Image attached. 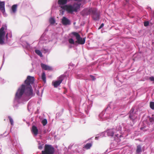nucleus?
Segmentation results:
<instances>
[{
    "label": "nucleus",
    "instance_id": "nucleus-1",
    "mask_svg": "<svg viewBox=\"0 0 154 154\" xmlns=\"http://www.w3.org/2000/svg\"><path fill=\"white\" fill-rule=\"evenodd\" d=\"M24 83V85H22L17 90L15 95L16 99L20 98L24 93L26 94L29 92V75L27 76Z\"/></svg>",
    "mask_w": 154,
    "mask_h": 154
},
{
    "label": "nucleus",
    "instance_id": "nucleus-2",
    "mask_svg": "<svg viewBox=\"0 0 154 154\" xmlns=\"http://www.w3.org/2000/svg\"><path fill=\"white\" fill-rule=\"evenodd\" d=\"M80 4L75 3L72 5L68 4L61 6L60 8L66 10L68 13L72 14L74 12H78L80 8Z\"/></svg>",
    "mask_w": 154,
    "mask_h": 154
},
{
    "label": "nucleus",
    "instance_id": "nucleus-3",
    "mask_svg": "<svg viewBox=\"0 0 154 154\" xmlns=\"http://www.w3.org/2000/svg\"><path fill=\"white\" fill-rule=\"evenodd\" d=\"M55 152V149L51 145L45 144L44 149L42 151L41 154H54Z\"/></svg>",
    "mask_w": 154,
    "mask_h": 154
},
{
    "label": "nucleus",
    "instance_id": "nucleus-4",
    "mask_svg": "<svg viewBox=\"0 0 154 154\" xmlns=\"http://www.w3.org/2000/svg\"><path fill=\"white\" fill-rule=\"evenodd\" d=\"M91 17L93 20L95 21H98L100 17V13L97 9L96 8H93V10L91 13Z\"/></svg>",
    "mask_w": 154,
    "mask_h": 154
},
{
    "label": "nucleus",
    "instance_id": "nucleus-5",
    "mask_svg": "<svg viewBox=\"0 0 154 154\" xmlns=\"http://www.w3.org/2000/svg\"><path fill=\"white\" fill-rule=\"evenodd\" d=\"M72 34L76 38L77 40L75 42L76 43L80 45H83L85 44V38H82L79 34L77 32H73Z\"/></svg>",
    "mask_w": 154,
    "mask_h": 154
},
{
    "label": "nucleus",
    "instance_id": "nucleus-6",
    "mask_svg": "<svg viewBox=\"0 0 154 154\" xmlns=\"http://www.w3.org/2000/svg\"><path fill=\"white\" fill-rule=\"evenodd\" d=\"M134 108L132 107L129 112V119L133 122H135L137 119V114L136 112H134Z\"/></svg>",
    "mask_w": 154,
    "mask_h": 154
},
{
    "label": "nucleus",
    "instance_id": "nucleus-7",
    "mask_svg": "<svg viewBox=\"0 0 154 154\" xmlns=\"http://www.w3.org/2000/svg\"><path fill=\"white\" fill-rule=\"evenodd\" d=\"M115 108L114 106L111 105L110 104L108 105L105 109V113L109 115V116H106L107 117H110V114L113 113V112L114 111Z\"/></svg>",
    "mask_w": 154,
    "mask_h": 154
},
{
    "label": "nucleus",
    "instance_id": "nucleus-8",
    "mask_svg": "<svg viewBox=\"0 0 154 154\" xmlns=\"http://www.w3.org/2000/svg\"><path fill=\"white\" fill-rule=\"evenodd\" d=\"M64 75H61L58 78V80L54 82H52V84L54 88H57L59 86L64 79Z\"/></svg>",
    "mask_w": 154,
    "mask_h": 154
},
{
    "label": "nucleus",
    "instance_id": "nucleus-9",
    "mask_svg": "<svg viewBox=\"0 0 154 154\" xmlns=\"http://www.w3.org/2000/svg\"><path fill=\"white\" fill-rule=\"evenodd\" d=\"M93 8H86L84 9L82 12V14L84 16H87L91 15Z\"/></svg>",
    "mask_w": 154,
    "mask_h": 154
},
{
    "label": "nucleus",
    "instance_id": "nucleus-10",
    "mask_svg": "<svg viewBox=\"0 0 154 154\" xmlns=\"http://www.w3.org/2000/svg\"><path fill=\"white\" fill-rule=\"evenodd\" d=\"M33 89L32 86H29V99L35 96L37 86H35L34 85V86H33Z\"/></svg>",
    "mask_w": 154,
    "mask_h": 154
},
{
    "label": "nucleus",
    "instance_id": "nucleus-11",
    "mask_svg": "<svg viewBox=\"0 0 154 154\" xmlns=\"http://www.w3.org/2000/svg\"><path fill=\"white\" fill-rule=\"evenodd\" d=\"M5 28L4 27H2L0 29V44H3L4 42L3 41L5 33L4 31Z\"/></svg>",
    "mask_w": 154,
    "mask_h": 154
},
{
    "label": "nucleus",
    "instance_id": "nucleus-12",
    "mask_svg": "<svg viewBox=\"0 0 154 154\" xmlns=\"http://www.w3.org/2000/svg\"><path fill=\"white\" fill-rule=\"evenodd\" d=\"M62 24L64 26L69 25L71 24L70 20L65 17H63L61 20Z\"/></svg>",
    "mask_w": 154,
    "mask_h": 154
},
{
    "label": "nucleus",
    "instance_id": "nucleus-13",
    "mask_svg": "<svg viewBox=\"0 0 154 154\" xmlns=\"http://www.w3.org/2000/svg\"><path fill=\"white\" fill-rule=\"evenodd\" d=\"M40 65L42 69L44 70L50 71L52 69V68L51 67L45 64L41 63Z\"/></svg>",
    "mask_w": 154,
    "mask_h": 154
},
{
    "label": "nucleus",
    "instance_id": "nucleus-14",
    "mask_svg": "<svg viewBox=\"0 0 154 154\" xmlns=\"http://www.w3.org/2000/svg\"><path fill=\"white\" fill-rule=\"evenodd\" d=\"M108 136L112 137L114 134V131L113 129H108L106 131Z\"/></svg>",
    "mask_w": 154,
    "mask_h": 154
},
{
    "label": "nucleus",
    "instance_id": "nucleus-15",
    "mask_svg": "<svg viewBox=\"0 0 154 154\" xmlns=\"http://www.w3.org/2000/svg\"><path fill=\"white\" fill-rule=\"evenodd\" d=\"M41 51L44 54L48 53L49 54L50 52V50L49 49L48 47L47 46H43Z\"/></svg>",
    "mask_w": 154,
    "mask_h": 154
},
{
    "label": "nucleus",
    "instance_id": "nucleus-16",
    "mask_svg": "<svg viewBox=\"0 0 154 154\" xmlns=\"http://www.w3.org/2000/svg\"><path fill=\"white\" fill-rule=\"evenodd\" d=\"M5 3L4 2L0 1V9L3 13L5 12Z\"/></svg>",
    "mask_w": 154,
    "mask_h": 154
},
{
    "label": "nucleus",
    "instance_id": "nucleus-17",
    "mask_svg": "<svg viewBox=\"0 0 154 154\" xmlns=\"http://www.w3.org/2000/svg\"><path fill=\"white\" fill-rule=\"evenodd\" d=\"M32 131L35 136H37L38 132V130L37 127L34 125L32 127Z\"/></svg>",
    "mask_w": 154,
    "mask_h": 154
},
{
    "label": "nucleus",
    "instance_id": "nucleus-18",
    "mask_svg": "<svg viewBox=\"0 0 154 154\" xmlns=\"http://www.w3.org/2000/svg\"><path fill=\"white\" fill-rule=\"evenodd\" d=\"M142 152L141 146L140 145L137 146L136 151V154H140Z\"/></svg>",
    "mask_w": 154,
    "mask_h": 154
},
{
    "label": "nucleus",
    "instance_id": "nucleus-19",
    "mask_svg": "<svg viewBox=\"0 0 154 154\" xmlns=\"http://www.w3.org/2000/svg\"><path fill=\"white\" fill-rule=\"evenodd\" d=\"M67 2V0H59L58 3L60 5V7L64 6L63 5L66 4Z\"/></svg>",
    "mask_w": 154,
    "mask_h": 154
},
{
    "label": "nucleus",
    "instance_id": "nucleus-20",
    "mask_svg": "<svg viewBox=\"0 0 154 154\" xmlns=\"http://www.w3.org/2000/svg\"><path fill=\"white\" fill-rule=\"evenodd\" d=\"M105 134L104 132H103L97 135L95 137V139L98 140L99 138H102L105 136Z\"/></svg>",
    "mask_w": 154,
    "mask_h": 154
},
{
    "label": "nucleus",
    "instance_id": "nucleus-21",
    "mask_svg": "<svg viewBox=\"0 0 154 154\" xmlns=\"http://www.w3.org/2000/svg\"><path fill=\"white\" fill-rule=\"evenodd\" d=\"M35 81L34 77L33 76H29V86H31V84H34Z\"/></svg>",
    "mask_w": 154,
    "mask_h": 154
},
{
    "label": "nucleus",
    "instance_id": "nucleus-22",
    "mask_svg": "<svg viewBox=\"0 0 154 154\" xmlns=\"http://www.w3.org/2000/svg\"><path fill=\"white\" fill-rule=\"evenodd\" d=\"M44 145L43 142H38V148L39 149H42Z\"/></svg>",
    "mask_w": 154,
    "mask_h": 154
},
{
    "label": "nucleus",
    "instance_id": "nucleus-23",
    "mask_svg": "<svg viewBox=\"0 0 154 154\" xmlns=\"http://www.w3.org/2000/svg\"><path fill=\"white\" fill-rule=\"evenodd\" d=\"M92 106V104H90L89 105H88L87 108L85 109V111L86 114L88 115L89 110L90 109L91 107Z\"/></svg>",
    "mask_w": 154,
    "mask_h": 154
},
{
    "label": "nucleus",
    "instance_id": "nucleus-24",
    "mask_svg": "<svg viewBox=\"0 0 154 154\" xmlns=\"http://www.w3.org/2000/svg\"><path fill=\"white\" fill-rule=\"evenodd\" d=\"M35 52L40 57H42L43 55L41 51L38 49H35Z\"/></svg>",
    "mask_w": 154,
    "mask_h": 154
},
{
    "label": "nucleus",
    "instance_id": "nucleus-25",
    "mask_svg": "<svg viewBox=\"0 0 154 154\" xmlns=\"http://www.w3.org/2000/svg\"><path fill=\"white\" fill-rule=\"evenodd\" d=\"M42 78L44 82L45 83L46 82V75L44 72L42 73Z\"/></svg>",
    "mask_w": 154,
    "mask_h": 154
},
{
    "label": "nucleus",
    "instance_id": "nucleus-26",
    "mask_svg": "<svg viewBox=\"0 0 154 154\" xmlns=\"http://www.w3.org/2000/svg\"><path fill=\"white\" fill-rule=\"evenodd\" d=\"M146 125L144 124L143 123H142L141 124V126L140 128V129L144 131H146L145 128H146Z\"/></svg>",
    "mask_w": 154,
    "mask_h": 154
},
{
    "label": "nucleus",
    "instance_id": "nucleus-27",
    "mask_svg": "<svg viewBox=\"0 0 154 154\" xmlns=\"http://www.w3.org/2000/svg\"><path fill=\"white\" fill-rule=\"evenodd\" d=\"M17 5H13L12 7V10L13 13H15L16 11Z\"/></svg>",
    "mask_w": 154,
    "mask_h": 154
},
{
    "label": "nucleus",
    "instance_id": "nucleus-28",
    "mask_svg": "<svg viewBox=\"0 0 154 154\" xmlns=\"http://www.w3.org/2000/svg\"><path fill=\"white\" fill-rule=\"evenodd\" d=\"M92 145V143H88L85 145V147L86 149H88Z\"/></svg>",
    "mask_w": 154,
    "mask_h": 154
},
{
    "label": "nucleus",
    "instance_id": "nucleus-29",
    "mask_svg": "<svg viewBox=\"0 0 154 154\" xmlns=\"http://www.w3.org/2000/svg\"><path fill=\"white\" fill-rule=\"evenodd\" d=\"M49 22L51 24H53L55 23V20L54 18L51 17L49 20Z\"/></svg>",
    "mask_w": 154,
    "mask_h": 154
},
{
    "label": "nucleus",
    "instance_id": "nucleus-30",
    "mask_svg": "<svg viewBox=\"0 0 154 154\" xmlns=\"http://www.w3.org/2000/svg\"><path fill=\"white\" fill-rule=\"evenodd\" d=\"M68 41H69V43H70L71 44L74 45H76L75 42H74L73 39L72 38H70L69 39Z\"/></svg>",
    "mask_w": 154,
    "mask_h": 154
},
{
    "label": "nucleus",
    "instance_id": "nucleus-31",
    "mask_svg": "<svg viewBox=\"0 0 154 154\" xmlns=\"http://www.w3.org/2000/svg\"><path fill=\"white\" fill-rule=\"evenodd\" d=\"M42 122L43 126H45L47 123V120L46 119H45L42 120Z\"/></svg>",
    "mask_w": 154,
    "mask_h": 154
},
{
    "label": "nucleus",
    "instance_id": "nucleus-32",
    "mask_svg": "<svg viewBox=\"0 0 154 154\" xmlns=\"http://www.w3.org/2000/svg\"><path fill=\"white\" fill-rule=\"evenodd\" d=\"M149 121L152 124L154 123V117H153V116L152 117H149Z\"/></svg>",
    "mask_w": 154,
    "mask_h": 154
},
{
    "label": "nucleus",
    "instance_id": "nucleus-33",
    "mask_svg": "<svg viewBox=\"0 0 154 154\" xmlns=\"http://www.w3.org/2000/svg\"><path fill=\"white\" fill-rule=\"evenodd\" d=\"M150 108L152 110H154V102H151L150 103Z\"/></svg>",
    "mask_w": 154,
    "mask_h": 154
},
{
    "label": "nucleus",
    "instance_id": "nucleus-34",
    "mask_svg": "<svg viewBox=\"0 0 154 154\" xmlns=\"http://www.w3.org/2000/svg\"><path fill=\"white\" fill-rule=\"evenodd\" d=\"M122 127L120 125H118L117 126L116 128V130L117 131H120L122 130Z\"/></svg>",
    "mask_w": 154,
    "mask_h": 154
},
{
    "label": "nucleus",
    "instance_id": "nucleus-35",
    "mask_svg": "<svg viewBox=\"0 0 154 154\" xmlns=\"http://www.w3.org/2000/svg\"><path fill=\"white\" fill-rule=\"evenodd\" d=\"M91 79V80L93 81H94L96 79L95 77L92 75H89Z\"/></svg>",
    "mask_w": 154,
    "mask_h": 154
},
{
    "label": "nucleus",
    "instance_id": "nucleus-36",
    "mask_svg": "<svg viewBox=\"0 0 154 154\" xmlns=\"http://www.w3.org/2000/svg\"><path fill=\"white\" fill-rule=\"evenodd\" d=\"M149 22L148 21H145L144 22V25L145 26H147L149 25Z\"/></svg>",
    "mask_w": 154,
    "mask_h": 154
},
{
    "label": "nucleus",
    "instance_id": "nucleus-37",
    "mask_svg": "<svg viewBox=\"0 0 154 154\" xmlns=\"http://www.w3.org/2000/svg\"><path fill=\"white\" fill-rule=\"evenodd\" d=\"M8 118L9 119L11 124L12 125L13 124V119L10 116H8Z\"/></svg>",
    "mask_w": 154,
    "mask_h": 154
},
{
    "label": "nucleus",
    "instance_id": "nucleus-38",
    "mask_svg": "<svg viewBox=\"0 0 154 154\" xmlns=\"http://www.w3.org/2000/svg\"><path fill=\"white\" fill-rule=\"evenodd\" d=\"M149 79L151 81L154 82V76L150 77Z\"/></svg>",
    "mask_w": 154,
    "mask_h": 154
},
{
    "label": "nucleus",
    "instance_id": "nucleus-39",
    "mask_svg": "<svg viewBox=\"0 0 154 154\" xmlns=\"http://www.w3.org/2000/svg\"><path fill=\"white\" fill-rule=\"evenodd\" d=\"M104 112H102L99 115V117H101V118L103 119V115H104Z\"/></svg>",
    "mask_w": 154,
    "mask_h": 154
},
{
    "label": "nucleus",
    "instance_id": "nucleus-40",
    "mask_svg": "<svg viewBox=\"0 0 154 154\" xmlns=\"http://www.w3.org/2000/svg\"><path fill=\"white\" fill-rule=\"evenodd\" d=\"M104 26V24L103 23H102L100 26L98 28V29H100L101 28H102Z\"/></svg>",
    "mask_w": 154,
    "mask_h": 154
},
{
    "label": "nucleus",
    "instance_id": "nucleus-41",
    "mask_svg": "<svg viewBox=\"0 0 154 154\" xmlns=\"http://www.w3.org/2000/svg\"><path fill=\"white\" fill-rule=\"evenodd\" d=\"M46 33L45 32H44L41 35L40 38L42 39H43V38L44 37Z\"/></svg>",
    "mask_w": 154,
    "mask_h": 154
},
{
    "label": "nucleus",
    "instance_id": "nucleus-42",
    "mask_svg": "<svg viewBox=\"0 0 154 154\" xmlns=\"http://www.w3.org/2000/svg\"><path fill=\"white\" fill-rule=\"evenodd\" d=\"M35 93H36L37 95L38 96H40V95L39 94V91L38 90H36V91Z\"/></svg>",
    "mask_w": 154,
    "mask_h": 154
},
{
    "label": "nucleus",
    "instance_id": "nucleus-43",
    "mask_svg": "<svg viewBox=\"0 0 154 154\" xmlns=\"http://www.w3.org/2000/svg\"><path fill=\"white\" fill-rule=\"evenodd\" d=\"M61 115V114H60V113H57L56 114V115L57 116H60Z\"/></svg>",
    "mask_w": 154,
    "mask_h": 154
},
{
    "label": "nucleus",
    "instance_id": "nucleus-44",
    "mask_svg": "<svg viewBox=\"0 0 154 154\" xmlns=\"http://www.w3.org/2000/svg\"><path fill=\"white\" fill-rule=\"evenodd\" d=\"M43 91H44L43 89L42 90V93H41V97H42V93H43Z\"/></svg>",
    "mask_w": 154,
    "mask_h": 154
},
{
    "label": "nucleus",
    "instance_id": "nucleus-45",
    "mask_svg": "<svg viewBox=\"0 0 154 154\" xmlns=\"http://www.w3.org/2000/svg\"><path fill=\"white\" fill-rule=\"evenodd\" d=\"M69 65L70 66H74L75 65H73V64H72V63H70L69 64Z\"/></svg>",
    "mask_w": 154,
    "mask_h": 154
},
{
    "label": "nucleus",
    "instance_id": "nucleus-46",
    "mask_svg": "<svg viewBox=\"0 0 154 154\" xmlns=\"http://www.w3.org/2000/svg\"><path fill=\"white\" fill-rule=\"evenodd\" d=\"M115 136H116V137H119V135L118 134H116Z\"/></svg>",
    "mask_w": 154,
    "mask_h": 154
},
{
    "label": "nucleus",
    "instance_id": "nucleus-47",
    "mask_svg": "<svg viewBox=\"0 0 154 154\" xmlns=\"http://www.w3.org/2000/svg\"><path fill=\"white\" fill-rule=\"evenodd\" d=\"M63 111H64V109L63 108L62 109V113H63Z\"/></svg>",
    "mask_w": 154,
    "mask_h": 154
},
{
    "label": "nucleus",
    "instance_id": "nucleus-48",
    "mask_svg": "<svg viewBox=\"0 0 154 154\" xmlns=\"http://www.w3.org/2000/svg\"><path fill=\"white\" fill-rule=\"evenodd\" d=\"M45 31H46L47 32L48 31V29L47 30V29H46Z\"/></svg>",
    "mask_w": 154,
    "mask_h": 154
},
{
    "label": "nucleus",
    "instance_id": "nucleus-49",
    "mask_svg": "<svg viewBox=\"0 0 154 154\" xmlns=\"http://www.w3.org/2000/svg\"><path fill=\"white\" fill-rule=\"evenodd\" d=\"M27 109H28V106H27Z\"/></svg>",
    "mask_w": 154,
    "mask_h": 154
}]
</instances>
